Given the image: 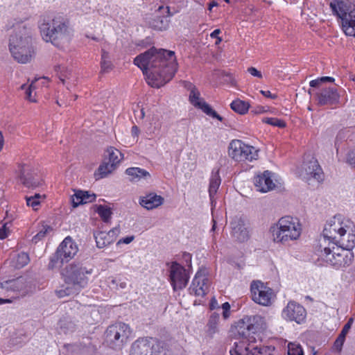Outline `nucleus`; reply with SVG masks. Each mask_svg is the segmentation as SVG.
<instances>
[{"label":"nucleus","mask_w":355,"mask_h":355,"mask_svg":"<svg viewBox=\"0 0 355 355\" xmlns=\"http://www.w3.org/2000/svg\"><path fill=\"white\" fill-rule=\"evenodd\" d=\"M185 87L190 91L189 101L196 107L201 109L205 114L222 121L223 118L217 114L204 100L200 98V92L191 83H186Z\"/></svg>","instance_id":"nucleus-14"},{"label":"nucleus","mask_w":355,"mask_h":355,"mask_svg":"<svg viewBox=\"0 0 355 355\" xmlns=\"http://www.w3.org/2000/svg\"><path fill=\"white\" fill-rule=\"evenodd\" d=\"M1 287L7 290L10 289L19 292L21 295H25L29 291L26 279L21 277L16 279H12L1 283Z\"/></svg>","instance_id":"nucleus-26"},{"label":"nucleus","mask_w":355,"mask_h":355,"mask_svg":"<svg viewBox=\"0 0 355 355\" xmlns=\"http://www.w3.org/2000/svg\"><path fill=\"white\" fill-rule=\"evenodd\" d=\"M140 119H143L145 116V112L143 109H141L139 112Z\"/></svg>","instance_id":"nucleus-63"},{"label":"nucleus","mask_w":355,"mask_h":355,"mask_svg":"<svg viewBox=\"0 0 355 355\" xmlns=\"http://www.w3.org/2000/svg\"><path fill=\"white\" fill-rule=\"evenodd\" d=\"M322 83V80H320V78L313 80L310 82V86L312 87H318Z\"/></svg>","instance_id":"nucleus-52"},{"label":"nucleus","mask_w":355,"mask_h":355,"mask_svg":"<svg viewBox=\"0 0 355 355\" xmlns=\"http://www.w3.org/2000/svg\"><path fill=\"white\" fill-rule=\"evenodd\" d=\"M288 355H304V353L300 345L289 343L288 346Z\"/></svg>","instance_id":"nucleus-44"},{"label":"nucleus","mask_w":355,"mask_h":355,"mask_svg":"<svg viewBox=\"0 0 355 355\" xmlns=\"http://www.w3.org/2000/svg\"><path fill=\"white\" fill-rule=\"evenodd\" d=\"M220 29H216L214 32H212L210 35V36L212 37V38H217L218 37V35L220 34Z\"/></svg>","instance_id":"nucleus-57"},{"label":"nucleus","mask_w":355,"mask_h":355,"mask_svg":"<svg viewBox=\"0 0 355 355\" xmlns=\"http://www.w3.org/2000/svg\"><path fill=\"white\" fill-rule=\"evenodd\" d=\"M263 122L279 128H284L286 126V123L284 121L276 118H265L263 119Z\"/></svg>","instance_id":"nucleus-43"},{"label":"nucleus","mask_w":355,"mask_h":355,"mask_svg":"<svg viewBox=\"0 0 355 355\" xmlns=\"http://www.w3.org/2000/svg\"><path fill=\"white\" fill-rule=\"evenodd\" d=\"M324 256L326 262L336 268L349 266L354 258L352 250L331 242L324 248Z\"/></svg>","instance_id":"nucleus-5"},{"label":"nucleus","mask_w":355,"mask_h":355,"mask_svg":"<svg viewBox=\"0 0 355 355\" xmlns=\"http://www.w3.org/2000/svg\"><path fill=\"white\" fill-rule=\"evenodd\" d=\"M320 80H322V83H324V82H334V78H331V77H329V76H324V77H322V78H320Z\"/></svg>","instance_id":"nucleus-55"},{"label":"nucleus","mask_w":355,"mask_h":355,"mask_svg":"<svg viewBox=\"0 0 355 355\" xmlns=\"http://www.w3.org/2000/svg\"><path fill=\"white\" fill-rule=\"evenodd\" d=\"M123 157V154L119 150L114 147L108 148L104 161L98 167V173H95L96 178H103L111 173L115 170Z\"/></svg>","instance_id":"nucleus-9"},{"label":"nucleus","mask_w":355,"mask_h":355,"mask_svg":"<svg viewBox=\"0 0 355 355\" xmlns=\"http://www.w3.org/2000/svg\"><path fill=\"white\" fill-rule=\"evenodd\" d=\"M134 239V236H128V237H125L124 239H120L118 242H117V245H119L121 243H126V244H128L130 243V242H132Z\"/></svg>","instance_id":"nucleus-51"},{"label":"nucleus","mask_w":355,"mask_h":355,"mask_svg":"<svg viewBox=\"0 0 355 355\" xmlns=\"http://www.w3.org/2000/svg\"><path fill=\"white\" fill-rule=\"evenodd\" d=\"M345 338L343 336H338L336 341L334 342V347L340 352L342 349Z\"/></svg>","instance_id":"nucleus-47"},{"label":"nucleus","mask_w":355,"mask_h":355,"mask_svg":"<svg viewBox=\"0 0 355 355\" xmlns=\"http://www.w3.org/2000/svg\"><path fill=\"white\" fill-rule=\"evenodd\" d=\"M164 202V198L156 193H150L140 198L139 204L146 209L158 207Z\"/></svg>","instance_id":"nucleus-27"},{"label":"nucleus","mask_w":355,"mask_h":355,"mask_svg":"<svg viewBox=\"0 0 355 355\" xmlns=\"http://www.w3.org/2000/svg\"><path fill=\"white\" fill-rule=\"evenodd\" d=\"M252 300L262 306H269L275 295L272 290L260 281H254L250 286Z\"/></svg>","instance_id":"nucleus-13"},{"label":"nucleus","mask_w":355,"mask_h":355,"mask_svg":"<svg viewBox=\"0 0 355 355\" xmlns=\"http://www.w3.org/2000/svg\"><path fill=\"white\" fill-rule=\"evenodd\" d=\"M222 308L223 311H229L230 309V305L228 302H225L224 304H223Z\"/></svg>","instance_id":"nucleus-60"},{"label":"nucleus","mask_w":355,"mask_h":355,"mask_svg":"<svg viewBox=\"0 0 355 355\" xmlns=\"http://www.w3.org/2000/svg\"><path fill=\"white\" fill-rule=\"evenodd\" d=\"M352 323H353V318H349L348 322L343 327V328L341 331V333L340 334V336H343V337L345 338L347 334L351 329Z\"/></svg>","instance_id":"nucleus-46"},{"label":"nucleus","mask_w":355,"mask_h":355,"mask_svg":"<svg viewBox=\"0 0 355 355\" xmlns=\"http://www.w3.org/2000/svg\"><path fill=\"white\" fill-rule=\"evenodd\" d=\"M254 183L257 191L266 193L274 189L275 183L271 180V173L268 171H264L261 175L254 178Z\"/></svg>","instance_id":"nucleus-24"},{"label":"nucleus","mask_w":355,"mask_h":355,"mask_svg":"<svg viewBox=\"0 0 355 355\" xmlns=\"http://www.w3.org/2000/svg\"><path fill=\"white\" fill-rule=\"evenodd\" d=\"M12 301L9 299H2V298H0V304H3V303H10Z\"/></svg>","instance_id":"nucleus-62"},{"label":"nucleus","mask_w":355,"mask_h":355,"mask_svg":"<svg viewBox=\"0 0 355 355\" xmlns=\"http://www.w3.org/2000/svg\"><path fill=\"white\" fill-rule=\"evenodd\" d=\"M130 335L128 325L118 323L109 327L105 332V339L111 347L121 349Z\"/></svg>","instance_id":"nucleus-8"},{"label":"nucleus","mask_w":355,"mask_h":355,"mask_svg":"<svg viewBox=\"0 0 355 355\" xmlns=\"http://www.w3.org/2000/svg\"><path fill=\"white\" fill-rule=\"evenodd\" d=\"M347 162L355 168V149L349 152L347 155Z\"/></svg>","instance_id":"nucleus-49"},{"label":"nucleus","mask_w":355,"mask_h":355,"mask_svg":"<svg viewBox=\"0 0 355 355\" xmlns=\"http://www.w3.org/2000/svg\"><path fill=\"white\" fill-rule=\"evenodd\" d=\"M223 315L225 318H227L229 316V311H223Z\"/></svg>","instance_id":"nucleus-64"},{"label":"nucleus","mask_w":355,"mask_h":355,"mask_svg":"<svg viewBox=\"0 0 355 355\" xmlns=\"http://www.w3.org/2000/svg\"><path fill=\"white\" fill-rule=\"evenodd\" d=\"M4 145V137L1 131H0V152L2 150Z\"/></svg>","instance_id":"nucleus-54"},{"label":"nucleus","mask_w":355,"mask_h":355,"mask_svg":"<svg viewBox=\"0 0 355 355\" xmlns=\"http://www.w3.org/2000/svg\"><path fill=\"white\" fill-rule=\"evenodd\" d=\"M221 180L219 176V170H217L215 173H212L209 187V193L211 200L214 198V195L216 193L218 189L220 184Z\"/></svg>","instance_id":"nucleus-33"},{"label":"nucleus","mask_w":355,"mask_h":355,"mask_svg":"<svg viewBox=\"0 0 355 355\" xmlns=\"http://www.w3.org/2000/svg\"><path fill=\"white\" fill-rule=\"evenodd\" d=\"M139 130L137 126H136V125L132 126V135L137 136L139 134Z\"/></svg>","instance_id":"nucleus-59"},{"label":"nucleus","mask_w":355,"mask_h":355,"mask_svg":"<svg viewBox=\"0 0 355 355\" xmlns=\"http://www.w3.org/2000/svg\"><path fill=\"white\" fill-rule=\"evenodd\" d=\"M125 173L130 177V181H139L142 178L147 179L150 177L147 171L138 167L128 168L126 169Z\"/></svg>","instance_id":"nucleus-30"},{"label":"nucleus","mask_w":355,"mask_h":355,"mask_svg":"<svg viewBox=\"0 0 355 355\" xmlns=\"http://www.w3.org/2000/svg\"><path fill=\"white\" fill-rule=\"evenodd\" d=\"M232 235L239 242H245L249 239V232L245 221L241 218L235 217L231 222Z\"/></svg>","instance_id":"nucleus-22"},{"label":"nucleus","mask_w":355,"mask_h":355,"mask_svg":"<svg viewBox=\"0 0 355 355\" xmlns=\"http://www.w3.org/2000/svg\"><path fill=\"white\" fill-rule=\"evenodd\" d=\"M120 233L119 227H116L109 232L96 231L94 232V236L96 240V246L98 248H105L114 242Z\"/></svg>","instance_id":"nucleus-20"},{"label":"nucleus","mask_w":355,"mask_h":355,"mask_svg":"<svg viewBox=\"0 0 355 355\" xmlns=\"http://www.w3.org/2000/svg\"><path fill=\"white\" fill-rule=\"evenodd\" d=\"M354 227L352 222L334 217L324 226L323 236L331 243L352 250L355 247Z\"/></svg>","instance_id":"nucleus-2"},{"label":"nucleus","mask_w":355,"mask_h":355,"mask_svg":"<svg viewBox=\"0 0 355 355\" xmlns=\"http://www.w3.org/2000/svg\"><path fill=\"white\" fill-rule=\"evenodd\" d=\"M19 178L21 182L28 188L35 189L42 184V180L36 171L28 165L20 166Z\"/></svg>","instance_id":"nucleus-17"},{"label":"nucleus","mask_w":355,"mask_h":355,"mask_svg":"<svg viewBox=\"0 0 355 355\" xmlns=\"http://www.w3.org/2000/svg\"><path fill=\"white\" fill-rule=\"evenodd\" d=\"M230 107L235 112L245 114L250 108V104L246 101L236 99L230 104Z\"/></svg>","instance_id":"nucleus-37"},{"label":"nucleus","mask_w":355,"mask_h":355,"mask_svg":"<svg viewBox=\"0 0 355 355\" xmlns=\"http://www.w3.org/2000/svg\"><path fill=\"white\" fill-rule=\"evenodd\" d=\"M8 223H6L0 228V239H6L8 235V227H7Z\"/></svg>","instance_id":"nucleus-48"},{"label":"nucleus","mask_w":355,"mask_h":355,"mask_svg":"<svg viewBox=\"0 0 355 355\" xmlns=\"http://www.w3.org/2000/svg\"><path fill=\"white\" fill-rule=\"evenodd\" d=\"M134 64L142 70L148 85L157 88L171 80L178 69L173 51L155 47L137 55Z\"/></svg>","instance_id":"nucleus-1"},{"label":"nucleus","mask_w":355,"mask_h":355,"mask_svg":"<svg viewBox=\"0 0 355 355\" xmlns=\"http://www.w3.org/2000/svg\"><path fill=\"white\" fill-rule=\"evenodd\" d=\"M219 321V315L213 313L208 321L207 324L206 334L209 338H212L214 335L218 331L217 325Z\"/></svg>","instance_id":"nucleus-35"},{"label":"nucleus","mask_w":355,"mask_h":355,"mask_svg":"<svg viewBox=\"0 0 355 355\" xmlns=\"http://www.w3.org/2000/svg\"><path fill=\"white\" fill-rule=\"evenodd\" d=\"M94 210L98 213L104 223H107L110 222L112 214L110 207L107 205H96L94 206Z\"/></svg>","instance_id":"nucleus-36"},{"label":"nucleus","mask_w":355,"mask_h":355,"mask_svg":"<svg viewBox=\"0 0 355 355\" xmlns=\"http://www.w3.org/2000/svg\"><path fill=\"white\" fill-rule=\"evenodd\" d=\"M340 19L342 30L347 36L355 37V12H351Z\"/></svg>","instance_id":"nucleus-28"},{"label":"nucleus","mask_w":355,"mask_h":355,"mask_svg":"<svg viewBox=\"0 0 355 355\" xmlns=\"http://www.w3.org/2000/svg\"><path fill=\"white\" fill-rule=\"evenodd\" d=\"M39 28L42 38L55 46L69 40V21L62 16L58 15L53 18L42 17Z\"/></svg>","instance_id":"nucleus-3"},{"label":"nucleus","mask_w":355,"mask_h":355,"mask_svg":"<svg viewBox=\"0 0 355 355\" xmlns=\"http://www.w3.org/2000/svg\"><path fill=\"white\" fill-rule=\"evenodd\" d=\"M149 26L158 31L166 30L168 26V21L164 17L156 16L148 21Z\"/></svg>","instance_id":"nucleus-34"},{"label":"nucleus","mask_w":355,"mask_h":355,"mask_svg":"<svg viewBox=\"0 0 355 355\" xmlns=\"http://www.w3.org/2000/svg\"><path fill=\"white\" fill-rule=\"evenodd\" d=\"M55 70L58 72H60L58 77L63 85H65L67 81L69 80H71L72 82L76 81V76L72 72L71 70H69V69L61 66L55 67Z\"/></svg>","instance_id":"nucleus-31"},{"label":"nucleus","mask_w":355,"mask_h":355,"mask_svg":"<svg viewBox=\"0 0 355 355\" xmlns=\"http://www.w3.org/2000/svg\"><path fill=\"white\" fill-rule=\"evenodd\" d=\"M29 262V257L27 253L21 252L18 254L16 259V266L22 268Z\"/></svg>","instance_id":"nucleus-41"},{"label":"nucleus","mask_w":355,"mask_h":355,"mask_svg":"<svg viewBox=\"0 0 355 355\" xmlns=\"http://www.w3.org/2000/svg\"><path fill=\"white\" fill-rule=\"evenodd\" d=\"M170 279L173 289L184 288L189 281V275L184 267L177 263H173L170 268Z\"/></svg>","instance_id":"nucleus-16"},{"label":"nucleus","mask_w":355,"mask_h":355,"mask_svg":"<svg viewBox=\"0 0 355 355\" xmlns=\"http://www.w3.org/2000/svg\"><path fill=\"white\" fill-rule=\"evenodd\" d=\"M66 87H67V89L68 90H70L71 88L73 87V86H75L76 85V82H72L71 80H69V81H67L66 83Z\"/></svg>","instance_id":"nucleus-58"},{"label":"nucleus","mask_w":355,"mask_h":355,"mask_svg":"<svg viewBox=\"0 0 355 355\" xmlns=\"http://www.w3.org/2000/svg\"><path fill=\"white\" fill-rule=\"evenodd\" d=\"M51 231H52V228L50 226H43L42 229L33 238V241L35 243H37Z\"/></svg>","instance_id":"nucleus-42"},{"label":"nucleus","mask_w":355,"mask_h":355,"mask_svg":"<svg viewBox=\"0 0 355 355\" xmlns=\"http://www.w3.org/2000/svg\"><path fill=\"white\" fill-rule=\"evenodd\" d=\"M209 280L207 277L206 269H200L195 275L189 288L191 294L204 297L208 292Z\"/></svg>","instance_id":"nucleus-15"},{"label":"nucleus","mask_w":355,"mask_h":355,"mask_svg":"<svg viewBox=\"0 0 355 355\" xmlns=\"http://www.w3.org/2000/svg\"><path fill=\"white\" fill-rule=\"evenodd\" d=\"M340 95L334 88H325L317 94L318 103L320 105H333L339 101Z\"/></svg>","instance_id":"nucleus-25"},{"label":"nucleus","mask_w":355,"mask_h":355,"mask_svg":"<svg viewBox=\"0 0 355 355\" xmlns=\"http://www.w3.org/2000/svg\"><path fill=\"white\" fill-rule=\"evenodd\" d=\"M101 72L107 73L113 69V64L110 60V54L104 49L101 51Z\"/></svg>","instance_id":"nucleus-38"},{"label":"nucleus","mask_w":355,"mask_h":355,"mask_svg":"<svg viewBox=\"0 0 355 355\" xmlns=\"http://www.w3.org/2000/svg\"><path fill=\"white\" fill-rule=\"evenodd\" d=\"M163 348L154 340L141 338L135 341L130 355H164Z\"/></svg>","instance_id":"nucleus-12"},{"label":"nucleus","mask_w":355,"mask_h":355,"mask_svg":"<svg viewBox=\"0 0 355 355\" xmlns=\"http://www.w3.org/2000/svg\"><path fill=\"white\" fill-rule=\"evenodd\" d=\"M300 177L309 184L320 183L323 180V173L318 161L312 157L304 162L300 172Z\"/></svg>","instance_id":"nucleus-10"},{"label":"nucleus","mask_w":355,"mask_h":355,"mask_svg":"<svg viewBox=\"0 0 355 355\" xmlns=\"http://www.w3.org/2000/svg\"><path fill=\"white\" fill-rule=\"evenodd\" d=\"M13 58L18 62L26 64L35 57V50L33 45L24 48L9 49Z\"/></svg>","instance_id":"nucleus-23"},{"label":"nucleus","mask_w":355,"mask_h":355,"mask_svg":"<svg viewBox=\"0 0 355 355\" xmlns=\"http://www.w3.org/2000/svg\"><path fill=\"white\" fill-rule=\"evenodd\" d=\"M33 45L30 28L24 24L15 26L13 33L10 36L9 49L24 48Z\"/></svg>","instance_id":"nucleus-11"},{"label":"nucleus","mask_w":355,"mask_h":355,"mask_svg":"<svg viewBox=\"0 0 355 355\" xmlns=\"http://www.w3.org/2000/svg\"><path fill=\"white\" fill-rule=\"evenodd\" d=\"M252 112H254V114H261V113L265 112L266 110H264L263 107H259L256 108L255 110H252Z\"/></svg>","instance_id":"nucleus-56"},{"label":"nucleus","mask_w":355,"mask_h":355,"mask_svg":"<svg viewBox=\"0 0 355 355\" xmlns=\"http://www.w3.org/2000/svg\"><path fill=\"white\" fill-rule=\"evenodd\" d=\"M217 5H218V3L216 1H212L209 4V10H211L212 8L214 7V6H216Z\"/></svg>","instance_id":"nucleus-61"},{"label":"nucleus","mask_w":355,"mask_h":355,"mask_svg":"<svg viewBox=\"0 0 355 355\" xmlns=\"http://www.w3.org/2000/svg\"><path fill=\"white\" fill-rule=\"evenodd\" d=\"M91 273L92 269L88 270L80 263L69 264L62 272L65 283L73 286L76 291H80L87 284V275Z\"/></svg>","instance_id":"nucleus-6"},{"label":"nucleus","mask_w":355,"mask_h":355,"mask_svg":"<svg viewBox=\"0 0 355 355\" xmlns=\"http://www.w3.org/2000/svg\"><path fill=\"white\" fill-rule=\"evenodd\" d=\"M78 252L76 244L72 241L71 238L68 236L59 245L55 256L57 259H60L62 263L67 261L68 259H71Z\"/></svg>","instance_id":"nucleus-19"},{"label":"nucleus","mask_w":355,"mask_h":355,"mask_svg":"<svg viewBox=\"0 0 355 355\" xmlns=\"http://www.w3.org/2000/svg\"><path fill=\"white\" fill-rule=\"evenodd\" d=\"M260 92L266 97H270L271 98H275L276 97L275 95H272L270 91L261 90Z\"/></svg>","instance_id":"nucleus-53"},{"label":"nucleus","mask_w":355,"mask_h":355,"mask_svg":"<svg viewBox=\"0 0 355 355\" xmlns=\"http://www.w3.org/2000/svg\"><path fill=\"white\" fill-rule=\"evenodd\" d=\"M59 327L63 333L67 334L73 332L77 328V324L72 318L67 316L60 320Z\"/></svg>","instance_id":"nucleus-32"},{"label":"nucleus","mask_w":355,"mask_h":355,"mask_svg":"<svg viewBox=\"0 0 355 355\" xmlns=\"http://www.w3.org/2000/svg\"><path fill=\"white\" fill-rule=\"evenodd\" d=\"M270 230L274 241L286 243L299 239L302 226L297 218L286 216L281 218Z\"/></svg>","instance_id":"nucleus-4"},{"label":"nucleus","mask_w":355,"mask_h":355,"mask_svg":"<svg viewBox=\"0 0 355 355\" xmlns=\"http://www.w3.org/2000/svg\"><path fill=\"white\" fill-rule=\"evenodd\" d=\"M96 198L95 194H89L87 191H78L71 198L73 207L80 205L93 202Z\"/></svg>","instance_id":"nucleus-29"},{"label":"nucleus","mask_w":355,"mask_h":355,"mask_svg":"<svg viewBox=\"0 0 355 355\" xmlns=\"http://www.w3.org/2000/svg\"><path fill=\"white\" fill-rule=\"evenodd\" d=\"M305 309L300 304L291 301L283 310V316L289 321H295L297 324L302 322L306 318Z\"/></svg>","instance_id":"nucleus-18"},{"label":"nucleus","mask_w":355,"mask_h":355,"mask_svg":"<svg viewBox=\"0 0 355 355\" xmlns=\"http://www.w3.org/2000/svg\"><path fill=\"white\" fill-rule=\"evenodd\" d=\"M26 201L28 206L33 207L34 210L37 209V207L40 205V199H44L45 196L40 193H35L33 196H26Z\"/></svg>","instance_id":"nucleus-39"},{"label":"nucleus","mask_w":355,"mask_h":355,"mask_svg":"<svg viewBox=\"0 0 355 355\" xmlns=\"http://www.w3.org/2000/svg\"><path fill=\"white\" fill-rule=\"evenodd\" d=\"M37 80V79H35L34 81H33L31 83V84L28 86V88L26 89V98L27 100H28L29 101L31 102H36V100L35 98H32V92H33V90L35 89V87L33 86V84Z\"/></svg>","instance_id":"nucleus-45"},{"label":"nucleus","mask_w":355,"mask_h":355,"mask_svg":"<svg viewBox=\"0 0 355 355\" xmlns=\"http://www.w3.org/2000/svg\"><path fill=\"white\" fill-rule=\"evenodd\" d=\"M329 6L333 14L339 19L345 17L351 12H355V6L349 0H333Z\"/></svg>","instance_id":"nucleus-21"},{"label":"nucleus","mask_w":355,"mask_h":355,"mask_svg":"<svg viewBox=\"0 0 355 355\" xmlns=\"http://www.w3.org/2000/svg\"><path fill=\"white\" fill-rule=\"evenodd\" d=\"M258 153L259 150L239 139L232 140L228 147L229 156L241 163L247 164L248 162L257 160L259 157Z\"/></svg>","instance_id":"nucleus-7"},{"label":"nucleus","mask_w":355,"mask_h":355,"mask_svg":"<svg viewBox=\"0 0 355 355\" xmlns=\"http://www.w3.org/2000/svg\"><path fill=\"white\" fill-rule=\"evenodd\" d=\"M79 291H76L73 286L71 285H69V286L66 287L64 289H60L56 291V294L59 297H64L65 296L73 295L78 293Z\"/></svg>","instance_id":"nucleus-40"},{"label":"nucleus","mask_w":355,"mask_h":355,"mask_svg":"<svg viewBox=\"0 0 355 355\" xmlns=\"http://www.w3.org/2000/svg\"><path fill=\"white\" fill-rule=\"evenodd\" d=\"M248 71L253 76H256L259 78H262V73L258 71L256 68L251 67L248 69Z\"/></svg>","instance_id":"nucleus-50"}]
</instances>
